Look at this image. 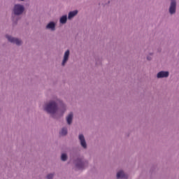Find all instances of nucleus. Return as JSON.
<instances>
[{
  "label": "nucleus",
  "mask_w": 179,
  "mask_h": 179,
  "mask_svg": "<svg viewBox=\"0 0 179 179\" xmlns=\"http://www.w3.org/2000/svg\"><path fill=\"white\" fill-rule=\"evenodd\" d=\"M45 110L49 114H55L57 113V110H58L57 103L55 101H50L46 105Z\"/></svg>",
  "instance_id": "nucleus-1"
},
{
  "label": "nucleus",
  "mask_w": 179,
  "mask_h": 179,
  "mask_svg": "<svg viewBox=\"0 0 179 179\" xmlns=\"http://www.w3.org/2000/svg\"><path fill=\"white\" fill-rule=\"evenodd\" d=\"M24 11V7L20 4H17L14 6L13 12L15 15H22Z\"/></svg>",
  "instance_id": "nucleus-2"
},
{
  "label": "nucleus",
  "mask_w": 179,
  "mask_h": 179,
  "mask_svg": "<svg viewBox=\"0 0 179 179\" xmlns=\"http://www.w3.org/2000/svg\"><path fill=\"white\" fill-rule=\"evenodd\" d=\"M6 38H8V41H10V43H13L14 44H16L17 45H20V44H22V41H20L18 38H15L12 36H6Z\"/></svg>",
  "instance_id": "nucleus-3"
},
{
  "label": "nucleus",
  "mask_w": 179,
  "mask_h": 179,
  "mask_svg": "<svg viewBox=\"0 0 179 179\" xmlns=\"http://www.w3.org/2000/svg\"><path fill=\"white\" fill-rule=\"evenodd\" d=\"M176 0H171V6L169 8V13L171 15L176 13Z\"/></svg>",
  "instance_id": "nucleus-4"
},
{
  "label": "nucleus",
  "mask_w": 179,
  "mask_h": 179,
  "mask_svg": "<svg viewBox=\"0 0 179 179\" xmlns=\"http://www.w3.org/2000/svg\"><path fill=\"white\" fill-rule=\"evenodd\" d=\"M157 78L160 79L162 78H169V72L168 71H160L157 73Z\"/></svg>",
  "instance_id": "nucleus-5"
},
{
  "label": "nucleus",
  "mask_w": 179,
  "mask_h": 179,
  "mask_svg": "<svg viewBox=\"0 0 179 179\" xmlns=\"http://www.w3.org/2000/svg\"><path fill=\"white\" fill-rule=\"evenodd\" d=\"M79 140L80 141L81 146H83L84 149H86L87 148L86 141L85 140V136H83V134L79 135Z\"/></svg>",
  "instance_id": "nucleus-6"
},
{
  "label": "nucleus",
  "mask_w": 179,
  "mask_h": 179,
  "mask_svg": "<svg viewBox=\"0 0 179 179\" xmlns=\"http://www.w3.org/2000/svg\"><path fill=\"white\" fill-rule=\"evenodd\" d=\"M68 58H69V50H67L64 53V59H63V62H62V66H63L65 65V64H66V61H68Z\"/></svg>",
  "instance_id": "nucleus-7"
},
{
  "label": "nucleus",
  "mask_w": 179,
  "mask_h": 179,
  "mask_svg": "<svg viewBox=\"0 0 179 179\" xmlns=\"http://www.w3.org/2000/svg\"><path fill=\"white\" fill-rule=\"evenodd\" d=\"M73 118V113H70L66 117V121H67V123L69 124V125H71V124H72Z\"/></svg>",
  "instance_id": "nucleus-8"
},
{
  "label": "nucleus",
  "mask_w": 179,
  "mask_h": 179,
  "mask_svg": "<svg viewBox=\"0 0 179 179\" xmlns=\"http://www.w3.org/2000/svg\"><path fill=\"white\" fill-rule=\"evenodd\" d=\"M76 167L79 169V170H83V169H85V162L79 161L76 164Z\"/></svg>",
  "instance_id": "nucleus-9"
},
{
  "label": "nucleus",
  "mask_w": 179,
  "mask_h": 179,
  "mask_svg": "<svg viewBox=\"0 0 179 179\" xmlns=\"http://www.w3.org/2000/svg\"><path fill=\"white\" fill-rule=\"evenodd\" d=\"M46 29H50L51 30H55V24L53 22H50L46 26Z\"/></svg>",
  "instance_id": "nucleus-10"
},
{
  "label": "nucleus",
  "mask_w": 179,
  "mask_h": 179,
  "mask_svg": "<svg viewBox=\"0 0 179 179\" xmlns=\"http://www.w3.org/2000/svg\"><path fill=\"white\" fill-rule=\"evenodd\" d=\"M78 15V10L71 11L69 13V19H72L74 16Z\"/></svg>",
  "instance_id": "nucleus-11"
},
{
  "label": "nucleus",
  "mask_w": 179,
  "mask_h": 179,
  "mask_svg": "<svg viewBox=\"0 0 179 179\" xmlns=\"http://www.w3.org/2000/svg\"><path fill=\"white\" fill-rule=\"evenodd\" d=\"M66 20H68V17L66 15H63L60 18V23H62V24H65V23H66Z\"/></svg>",
  "instance_id": "nucleus-12"
},
{
  "label": "nucleus",
  "mask_w": 179,
  "mask_h": 179,
  "mask_svg": "<svg viewBox=\"0 0 179 179\" xmlns=\"http://www.w3.org/2000/svg\"><path fill=\"white\" fill-rule=\"evenodd\" d=\"M125 178V173H124V171H120L117 172V178Z\"/></svg>",
  "instance_id": "nucleus-13"
},
{
  "label": "nucleus",
  "mask_w": 179,
  "mask_h": 179,
  "mask_svg": "<svg viewBox=\"0 0 179 179\" xmlns=\"http://www.w3.org/2000/svg\"><path fill=\"white\" fill-rule=\"evenodd\" d=\"M66 134H68V129H66V128H63L60 131V135H62V136H65Z\"/></svg>",
  "instance_id": "nucleus-14"
},
{
  "label": "nucleus",
  "mask_w": 179,
  "mask_h": 179,
  "mask_svg": "<svg viewBox=\"0 0 179 179\" xmlns=\"http://www.w3.org/2000/svg\"><path fill=\"white\" fill-rule=\"evenodd\" d=\"M61 159L63 162H66L67 157H66V154H62Z\"/></svg>",
  "instance_id": "nucleus-15"
},
{
  "label": "nucleus",
  "mask_w": 179,
  "mask_h": 179,
  "mask_svg": "<svg viewBox=\"0 0 179 179\" xmlns=\"http://www.w3.org/2000/svg\"><path fill=\"white\" fill-rule=\"evenodd\" d=\"M52 177H54V175L53 174H48L47 176V179H52Z\"/></svg>",
  "instance_id": "nucleus-16"
},
{
  "label": "nucleus",
  "mask_w": 179,
  "mask_h": 179,
  "mask_svg": "<svg viewBox=\"0 0 179 179\" xmlns=\"http://www.w3.org/2000/svg\"><path fill=\"white\" fill-rule=\"evenodd\" d=\"M147 59H148V61H150V58H149V57H147Z\"/></svg>",
  "instance_id": "nucleus-17"
},
{
  "label": "nucleus",
  "mask_w": 179,
  "mask_h": 179,
  "mask_svg": "<svg viewBox=\"0 0 179 179\" xmlns=\"http://www.w3.org/2000/svg\"><path fill=\"white\" fill-rule=\"evenodd\" d=\"M21 1H24V0H21Z\"/></svg>",
  "instance_id": "nucleus-18"
}]
</instances>
